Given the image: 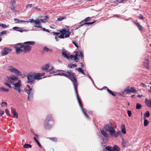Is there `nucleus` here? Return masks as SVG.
Wrapping results in <instances>:
<instances>
[{
    "instance_id": "nucleus-56",
    "label": "nucleus",
    "mask_w": 151,
    "mask_h": 151,
    "mask_svg": "<svg viewBox=\"0 0 151 151\" xmlns=\"http://www.w3.org/2000/svg\"><path fill=\"white\" fill-rule=\"evenodd\" d=\"M50 139L51 140H52L54 141H57V138L55 137L50 138Z\"/></svg>"
},
{
    "instance_id": "nucleus-44",
    "label": "nucleus",
    "mask_w": 151,
    "mask_h": 151,
    "mask_svg": "<svg viewBox=\"0 0 151 151\" xmlns=\"http://www.w3.org/2000/svg\"><path fill=\"white\" fill-rule=\"evenodd\" d=\"M106 149L108 151H112V148L110 146H106Z\"/></svg>"
},
{
    "instance_id": "nucleus-11",
    "label": "nucleus",
    "mask_w": 151,
    "mask_h": 151,
    "mask_svg": "<svg viewBox=\"0 0 151 151\" xmlns=\"http://www.w3.org/2000/svg\"><path fill=\"white\" fill-rule=\"evenodd\" d=\"M15 0H11V2L10 3V6L11 9L12 10H14V6L16 4Z\"/></svg>"
},
{
    "instance_id": "nucleus-9",
    "label": "nucleus",
    "mask_w": 151,
    "mask_h": 151,
    "mask_svg": "<svg viewBox=\"0 0 151 151\" xmlns=\"http://www.w3.org/2000/svg\"><path fill=\"white\" fill-rule=\"evenodd\" d=\"M34 74L32 72H29L27 75V83L31 84H32L34 80Z\"/></svg>"
},
{
    "instance_id": "nucleus-59",
    "label": "nucleus",
    "mask_w": 151,
    "mask_h": 151,
    "mask_svg": "<svg viewBox=\"0 0 151 151\" xmlns=\"http://www.w3.org/2000/svg\"><path fill=\"white\" fill-rule=\"evenodd\" d=\"M33 9H35L38 12L40 11L41 10L40 9L38 8L37 7H33Z\"/></svg>"
},
{
    "instance_id": "nucleus-52",
    "label": "nucleus",
    "mask_w": 151,
    "mask_h": 151,
    "mask_svg": "<svg viewBox=\"0 0 151 151\" xmlns=\"http://www.w3.org/2000/svg\"><path fill=\"white\" fill-rule=\"evenodd\" d=\"M72 43L76 47H77V48H78V45L74 41H73L72 42Z\"/></svg>"
},
{
    "instance_id": "nucleus-3",
    "label": "nucleus",
    "mask_w": 151,
    "mask_h": 151,
    "mask_svg": "<svg viewBox=\"0 0 151 151\" xmlns=\"http://www.w3.org/2000/svg\"><path fill=\"white\" fill-rule=\"evenodd\" d=\"M54 123V121L52 118V115H48L45 120L44 127L46 129H50L52 128Z\"/></svg>"
},
{
    "instance_id": "nucleus-60",
    "label": "nucleus",
    "mask_w": 151,
    "mask_h": 151,
    "mask_svg": "<svg viewBox=\"0 0 151 151\" xmlns=\"http://www.w3.org/2000/svg\"><path fill=\"white\" fill-rule=\"evenodd\" d=\"M42 30L43 31H46V32H49V33L50 32L49 31L48 29H46L44 28H42Z\"/></svg>"
},
{
    "instance_id": "nucleus-21",
    "label": "nucleus",
    "mask_w": 151,
    "mask_h": 151,
    "mask_svg": "<svg viewBox=\"0 0 151 151\" xmlns=\"http://www.w3.org/2000/svg\"><path fill=\"white\" fill-rule=\"evenodd\" d=\"M9 80L10 79H11L12 80L14 81H17L18 79V78H17L15 76L12 75L11 76L8 78Z\"/></svg>"
},
{
    "instance_id": "nucleus-45",
    "label": "nucleus",
    "mask_w": 151,
    "mask_h": 151,
    "mask_svg": "<svg viewBox=\"0 0 151 151\" xmlns=\"http://www.w3.org/2000/svg\"><path fill=\"white\" fill-rule=\"evenodd\" d=\"M34 22L36 24H40L41 23V22L39 20V19L38 20H34Z\"/></svg>"
},
{
    "instance_id": "nucleus-6",
    "label": "nucleus",
    "mask_w": 151,
    "mask_h": 151,
    "mask_svg": "<svg viewBox=\"0 0 151 151\" xmlns=\"http://www.w3.org/2000/svg\"><path fill=\"white\" fill-rule=\"evenodd\" d=\"M66 30L65 29H63L62 30H59L61 34L58 36L60 38H64V37L67 38L71 34V32L69 31V29H67Z\"/></svg>"
},
{
    "instance_id": "nucleus-37",
    "label": "nucleus",
    "mask_w": 151,
    "mask_h": 151,
    "mask_svg": "<svg viewBox=\"0 0 151 151\" xmlns=\"http://www.w3.org/2000/svg\"><path fill=\"white\" fill-rule=\"evenodd\" d=\"M107 91L109 93L111 94L113 96H114V97H116V94H115L114 93H113L111 91V90H109V89H107Z\"/></svg>"
},
{
    "instance_id": "nucleus-32",
    "label": "nucleus",
    "mask_w": 151,
    "mask_h": 151,
    "mask_svg": "<svg viewBox=\"0 0 151 151\" xmlns=\"http://www.w3.org/2000/svg\"><path fill=\"white\" fill-rule=\"evenodd\" d=\"M130 93H137V91L133 87H131L129 89Z\"/></svg>"
},
{
    "instance_id": "nucleus-61",
    "label": "nucleus",
    "mask_w": 151,
    "mask_h": 151,
    "mask_svg": "<svg viewBox=\"0 0 151 151\" xmlns=\"http://www.w3.org/2000/svg\"><path fill=\"white\" fill-rule=\"evenodd\" d=\"M27 22H34V20L33 19H29V21H27Z\"/></svg>"
},
{
    "instance_id": "nucleus-36",
    "label": "nucleus",
    "mask_w": 151,
    "mask_h": 151,
    "mask_svg": "<svg viewBox=\"0 0 151 151\" xmlns=\"http://www.w3.org/2000/svg\"><path fill=\"white\" fill-rule=\"evenodd\" d=\"M120 131H119L116 133V131H115V133H114V134H113L112 136H114L115 137H117L118 136L120 135Z\"/></svg>"
},
{
    "instance_id": "nucleus-58",
    "label": "nucleus",
    "mask_w": 151,
    "mask_h": 151,
    "mask_svg": "<svg viewBox=\"0 0 151 151\" xmlns=\"http://www.w3.org/2000/svg\"><path fill=\"white\" fill-rule=\"evenodd\" d=\"M4 84L6 86H8L10 88H12V87L11 86L10 84L8 83H4Z\"/></svg>"
},
{
    "instance_id": "nucleus-27",
    "label": "nucleus",
    "mask_w": 151,
    "mask_h": 151,
    "mask_svg": "<svg viewBox=\"0 0 151 151\" xmlns=\"http://www.w3.org/2000/svg\"><path fill=\"white\" fill-rule=\"evenodd\" d=\"M91 19V18L89 17H88L85 18L84 20H82L81 22H79V24L82 23L84 21L85 22H87L90 21Z\"/></svg>"
},
{
    "instance_id": "nucleus-35",
    "label": "nucleus",
    "mask_w": 151,
    "mask_h": 151,
    "mask_svg": "<svg viewBox=\"0 0 151 151\" xmlns=\"http://www.w3.org/2000/svg\"><path fill=\"white\" fill-rule=\"evenodd\" d=\"M34 139L35 141L37 143L38 145V146H39V147H40V148H42V146H41V144L39 143V142H38V141L37 139L35 137H34Z\"/></svg>"
},
{
    "instance_id": "nucleus-55",
    "label": "nucleus",
    "mask_w": 151,
    "mask_h": 151,
    "mask_svg": "<svg viewBox=\"0 0 151 151\" xmlns=\"http://www.w3.org/2000/svg\"><path fill=\"white\" fill-rule=\"evenodd\" d=\"M32 4H27L26 6V7L27 8H28L29 7L30 8H31L32 6Z\"/></svg>"
},
{
    "instance_id": "nucleus-12",
    "label": "nucleus",
    "mask_w": 151,
    "mask_h": 151,
    "mask_svg": "<svg viewBox=\"0 0 151 151\" xmlns=\"http://www.w3.org/2000/svg\"><path fill=\"white\" fill-rule=\"evenodd\" d=\"M78 55V53H76L75 55H71L70 56L69 58H70L71 59H73V60H75L76 62H78L77 60H78V58L77 56Z\"/></svg>"
},
{
    "instance_id": "nucleus-53",
    "label": "nucleus",
    "mask_w": 151,
    "mask_h": 151,
    "mask_svg": "<svg viewBox=\"0 0 151 151\" xmlns=\"http://www.w3.org/2000/svg\"><path fill=\"white\" fill-rule=\"evenodd\" d=\"M80 25H79L78 26V27H77V28H76L75 29V30H77V29H78L79 28H80V27L83 26V25H84V24H83V23H82Z\"/></svg>"
},
{
    "instance_id": "nucleus-8",
    "label": "nucleus",
    "mask_w": 151,
    "mask_h": 151,
    "mask_svg": "<svg viewBox=\"0 0 151 151\" xmlns=\"http://www.w3.org/2000/svg\"><path fill=\"white\" fill-rule=\"evenodd\" d=\"M8 68L9 70L11 73H14L19 76H22V72L17 68H14L12 66H9Z\"/></svg>"
},
{
    "instance_id": "nucleus-14",
    "label": "nucleus",
    "mask_w": 151,
    "mask_h": 151,
    "mask_svg": "<svg viewBox=\"0 0 151 151\" xmlns=\"http://www.w3.org/2000/svg\"><path fill=\"white\" fill-rule=\"evenodd\" d=\"M62 56L65 58L69 59L70 55L69 53H67L66 51H63L62 52Z\"/></svg>"
},
{
    "instance_id": "nucleus-19",
    "label": "nucleus",
    "mask_w": 151,
    "mask_h": 151,
    "mask_svg": "<svg viewBox=\"0 0 151 151\" xmlns=\"http://www.w3.org/2000/svg\"><path fill=\"white\" fill-rule=\"evenodd\" d=\"M35 43V42L33 41H29L24 42V44L25 45L27 44V45H34Z\"/></svg>"
},
{
    "instance_id": "nucleus-49",
    "label": "nucleus",
    "mask_w": 151,
    "mask_h": 151,
    "mask_svg": "<svg viewBox=\"0 0 151 151\" xmlns=\"http://www.w3.org/2000/svg\"><path fill=\"white\" fill-rule=\"evenodd\" d=\"M17 90L18 91V92L20 94H22V93H23L24 92V91L23 90H21L20 89H19Z\"/></svg>"
},
{
    "instance_id": "nucleus-38",
    "label": "nucleus",
    "mask_w": 151,
    "mask_h": 151,
    "mask_svg": "<svg viewBox=\"0 0 151 151\" xmlns=\"http://www.w3.org/2000/svg\"><path fill=\"white\" fill-rule=\"evenodd\" d=\"M122 93H125L126 94H128L129 93H130L129 91V89H126L124 90L123 92H122Z\"/></svg>"
},
{
    "instance_id": "nucleus-4",
    "label": "nucleus",
    "mask_w": 151,
    "mask_h": 151,
    "mask_svg": "<svg viewBox=\"0 0 151 151\" xmlns=\"http://www.w3.org/2000/svg\"><path fill=\"white\" fill-rule=\"evenodd\" d=\"M32 49V47L29 45H22L18 48H17V54H18L20 52H24L27 53L30 51Z\"/></svg>"
},
{
    "instance_id": "nucleus-16",
    "label": "nucleus",
    "mask_w": 151,
    "mask_h": 151,
    "mask_svg": "<svg viewBox=\"0 0 151 151\" xmlns=\"http://www.w3.org/2000/svg\"><path fill=\"white\" fill-rule=\"evenodd\" d=\"M144 65L147 69L149 68V59H147L145 60L144 63Z\"/></svg>"
},
{
    "instance_id": "nucleus-26",
    "label": "nucleus",
    "mask_w": 151,
    "mask_h": 151,
    "mask_svg": "<svg viewBox=\"0 0 151 151\" xmlns=\"http://www.w3.org/2000/svg\"><path fill=\"white\" fill-rule=\"evenodd\" d=\"M135 24L137 26L139 29L140 30L142 31V27L140 24L139 23V22H135Z\"/></svg>"
},
{
    "instance_id": "nucleus-13",
    "label": "nucleus",
    "mask_w": 151,
    "mask_h": 151,
    "mask_svg": "<svg viewBox=\"0 0 151 151\" xmlns=\"http://www.w3.org/2000/svg\"><path fill=\"white\" fill-rule=\"evenodd\" d=\"M12 112L13 114L12 116L13 118H15L17 119L18 118V114L17 112L16 111V109H13L12 110Z\"/></svg>"
},
{
    "instance_id": "nucleus-28",
    "label": "nucleus",
    "mask_w": 151,
    "mask_h": 151,
    "mask_svg": "<svg viewBox=\"0 0 151 151\" xmlns=\"http://www.w3.org/2000/svg\"><path fill=\"white\" fill-rule=\"evenodd\" d=\"M22 45H23V44H21V43H17V44L14 45V47L15 49L16 50V54H17V48H18V47H19Z\"/></svg>"
},
{
    "instance_id": "nucleus-51",
    "label": "nucleus",
    "mask_w": 151,
    "mask_h": 151,
    "mask_svg": "<svg viewBox=\"0 0 151 151\" xmlns=\"http://www.w3.org/2000/svg\"><path fill=\"white\" fill-rule=\"evenodd\" d=\"M6 31L4 30L1 32L0 33V35H1L3 34H6Z\"/></svg>"
},
{
    "instance_id": "nucleus-57",
    "label": "nucleus",
    "mask_w": 151,
    "mask_h": 151,
    "mask_svg": "<svg viewBox=\"0 0 151 151\" xmlns=\"http://www.w3.org/2000/svg\"><path fill=\"white\" fill-rule=\"evenodd\" d=\"M5 113H6V115H10V114H9V110L8 109H5Z\"/></svg>"
},
{
    "instance_id": "nucleus-10",
    "label": "nucleus",
    "mask_w": 151,
    "mask_h": 151,
    "mask_svg": "<svg viewBox=\"0 0 151 151\" xmlns=\"http://www.w3.org/2000/svg\"><path fill=\"white\" fill-rule=\"evenodd\" d=\"M10 82L12 84L14 85V87H13V88L15 90H17L19 89H20V87L21 86V81L20 80H19L18 82L16 83H14L12 81H10Z\"/></svg>"
},
{
    "instance_id": "nucleus-7",
    "label": "nucleus",
    "mask_w": 151,
    "mask_h": 151,
    "mask_svg": "<svg viewBox=\"0 0 151 151\" xmlns=\"http://www.w3.org/2000/svg\"><path fill=\"white\" fill-rule=\"evenodd\" d=\"M78 86V83H77L76 84L74 83L73 86L75 89L76 94L77 97V100L79 103V105L81 109H83L82 107L83 105L81 103V101L80 99L79 95L78 94V91L77 90Z\"/></svg>"
},
{
    "instance_id": "nucleus-62",
    "label": "nucleus",
    "mask_w": 151,
    "mask_h": 151,
    "mask_svg": "<svg viewBox=\"0 0 151 151\" xmlns=\"http://www.w3.org/2000/svg\"><path fill=\"white\" fill-rule=\"evenodd\" d=\"M39 26H37V25H35L34 26L36 27H37L39 28H42V25L40 24H39Z\"/></svg>"
},
{
    "instance_id": "nucleus-33",
    "label": "nucleus",
    "mask_w": 151,
    "mask_h": 151,
    "mask_svg": "<svg viewBox=\"0 0 151 151\" xmlns=\"http://www.w3.org/2000/svg\"><path fill=\"white\" fill-rule=\"evenodd\" d=\"M0 27H1L2 28H8L9 27V25H6L5 24H3L0 23Z\"/></svg>"
},
{
    "instance_id": "nucleus-46",
    "label": "nucleus",
    "mask_w": 151,
    "mask_h": 151,
    "mask_svg": "<svg viewBox=\"0 0 151 151\" xmlns=\"http://www.w3.org/2000/svg\"><path fill=\"white\" fill-rule=\"evenodd\" d=\"M1 105L2 106H5L6 107H7V103L6 102H2L1 104Z\"/></svg>"
},
{
    "instance_id": "nucleus-40",
    "label": "nucleus",
    "mask_w": 151,
    "mask_h": 151,
    "mask_svg": "<svg viewBox=\"0 0 151 151\" xmlns=\"http://www.w3.org/2000/svg\"><path fill=\"white\" fill-rule=\"evenodd\" d=\"M43 50L44 51H46V52H49L50 51V52H51L52 50L50 49L49 48H47L46 47H45L44 48Z\"/></svg>"
},
{
    "instance_id": "nucleus-23",
    "label": "nucleus",
    "mask_w": 151,
    "mask_h": 151,
    "mask_svg": "<svg viewBox=\"0 0 151 151\" xmlns=\"http://www.w3.org/2000/svg\"><path fill=\"white\" fill-rule=\"evenodd\" d=\"M14 21L15 22V23H19L20 22H27V21L23 20H21L19 19H14Z\"/></svg>"
},
{
    "instance_id": "nucleus-20",
    "label": "nucleus",
    "mask_w": 151,
    "mask_h": 151,
    "mask_svg": "<svg viewBox=\"0 0 151 151\" xmlns=\"http://www.w3.org/2000/svg\"><path fill=\"white\" fill-rule=\"evenodd\" d=\"M9 49L8 48H5L4 49L3 52L1 54L3 55H5L8 54V50Z\"/></svg>"
},
{
    "instance_id": "nucleus-42",
    "label": "nucleus",
    "mask_w": 151,
    "mask_h": 151,
    "mask_svg": "<svg viewBox=\"0 0 151 151\" xmlns=\"http://www.w3.org/2000/svg\"><path fill=\"white\" fill-rule=\"evenodd\" d=\"M150 116V113L148 111H147L145 114V116L147 117H148Z\"/></svg>"
},
{
    "instance_id": "nucleus-22",
    "label": "nucleus",
    "mask_w": 151,
    "mask_h": 151,
    "mask_svg": "<svg viewBox=\"0 0 151 151\" xmlns=\"http://www.w3.org/2000/svg\"><path fill=\"white\" fill-rule=\"evenodd\" d=\"M121 130L123 134H125L126 133V130L125 127L124 125L122 124L121 126Z\"/></svg>"
},
{
    "instance_id": "nucleus-1",
    "label": "nucleus",
    "mask_w": 151,
    "mask_h": 151,
    "mask_svg": "<svg viewBox=\"0 0 151 151\" xmlns=\"http://www.w3.org/2000/svg\"><path fill=\"white\" fill-rule=\"evenodd\" d=\"M116 127H112V124L111 123L105 124L104 128L100 129V131L101 134L106 138H107L109 136V134L106 132H109L110 135L112 136V135L115 133V130L114 128H116Z\"/></svg>"
},
{
    "instance_id": "nucleus-48",
    "label": "nucleus",
    "mask_w": 151,
    "mask_h": 151,
    "mask_svg": "<svg viewBox=\"0 0 151 151\" xmlns=\"http://www.w3.org/2000/svg\"><path fill=\"white\" fill-rule=\"evenodd\" d=\"M127 114L128 115V116L130 117L132 115V112L131 111L128 110H127Z\"/></svg>"
},
{
    "instance_id": "nucleus-29",
    "label": "nucleus",
    "mask_w": 151,
    "mask_h": 151,
    "mask_svg": "<svg viewBox=\"0 0 151 151\" xmlns=\"http://www.w3.org/2000/svg\"><path fill=\"white\" fill-rule=\"evenodd\" d=\"M0 91L4 92H8L9 90L8 89L5 88L3 87H1L0 88Z\"/></svg>"
},
{
    "instance_id": "nucleus-17",
    "label": "nucleus",
    "mask_w": 151,
    "mask_h": 151,
    "mask_svg": "<svg viewBox=\"0 0 151 151\" xmlns=\"http://www.w3.org/2000/svg\"><path fill=\"white\" fill-rule=\"evenodd\" d=\"M145 103L147 106H149L151 108V99H150L149 100L147 99H146L145 101Z\"/></svg>"
},
{
    "instance_id": "nucleus-18",
    "label": "nucleus",
    "mask_w": 151,
    "mask_h": 151,
    "mask_svg": "<svg viewBox=\"0 0 151 151\" xmlns=\"http://www.w3.org/2000/svg\"><path fill=\"white\" fill-rule=\"evenodd\" d=\"M50 66V65L49 64H46L45 65H43L41 69L42 70H47L48 68H49Z\"/></svg>"
},
{
    "instance_id": "nucleus-64",
    "label": "nucleus",
    "mask_w": 151,
    "mask_h": 151,
    "mask_svg": "<svg viewBox=\"0 0 151 151\" xmlns=\"http://www.w3.org/2000/svg\"><path fill=\"white\" fill-rule=\"evenodd\" d=\"M4 114V111H0V116H1Z\"/></svg>"
},
{
    "instance_id": "nucleus-54",
    "label": "nucleus",
    "mask_w": 151,
    "mask_h": 151,
    "mask_svg": "<svg viewBox=\"0 0 151 151\" xmlns=\"http://www.w3.org/2000/svg\"><path fill=\"white\" fill-rule=\"evenodd\" d=\"M40 21L44 23H46V22H47V21L46 19H41Z\"/></svg>"
},
{
    "instance_id": "nucleus-25",
    "label": "nucleus",
    "mask_w": 151,
    "mask_h": 151,
    "mask_svg": "<svg viewBox=\"0 0 151 151\" xmlns=\"http://www.w3.org/2000/svg\"><path fill=\"white\" fill-rule=\"evenodd\" d=\"M76 70L79 71V72H80L82 74H83L84 75H86V73H85V72L84 71V70H83L81 68H76Z\"/></svg>"
},
{
    "instance_id": "nucleus-24",
    "label": "nucleus",
    "mask_w": 151,
    "mask_h": 151,
    "mask_svg": "<svg viewBox=\"0 0 151 151\" xmlns=\"http://www.w3.org/2000/svg\"><path fill=\"white\" fill-rule=\"evenodd\" d=\"M113 150L114 151H119L120 149L117 145H115L113 147Z\"/></svg>"
},
{
    "instance_id": "nucleus-47",
    "label": "nucleus",
    "mask_w": 151,
    "mask_h": 151,
    "mask_svg": "<svg viewBox=\"0 0 151 151\" xmlns=\"http://www.w3.org/2000/svg\"><path fill=\"white\" fill-rule=\"evenodd\" d=\"M65 18V17H61L59 18H58L57 19V20L59 21H61L63 20V19Z\"/></svg>"
},
{
    "instance_id": "nucleus-43",
    "label": "nucleus",
    "mask_w": 151,
    "mask_h": 151,
    "mask_svg": "<svg viewBox=\"0 0 151 151\" xmlns=\"http://www.w3.org/2000/svg\"><path fill=\"white\" fill-rule=\"evenodd\" d=\"M122 145L123 147H125L126 146V142L124 141L123 139H122Z\"/></svg>"
},
{
    "instance_id": "nucleus-5",
    "label": "nucleus",
    "mask_w": 151,
    "mask_h": 151,
    "mask_svg": "<svg viewBox=\"0 0 151 151\" xmlns=\"http://www.w3.org/2000/svg\"><path fill=\"white\" fill-rule=\"evenodd\" d=\"M26 91L28 95L27 99L29 101H32L33 99V94L34 90L32 88V87L28 86L27 87Z\"/></svg>"
},
{
    "instance_id": "nucleus-34",
    "label": "nucleus",
    "mask_w": 151,
    "mask_h": 151,
    "mask_svg": "<svg viewBox=\"0 0 151 151\" xmlns=\"http://www.w3.org/2000/svg\"><path fill=\"white\" fill-rule=\"evenodd\" d=\"M32 145L28 144H25L23 145V147L26 148H31Z\"/></svg>"
},
{
    "instance_id": "nucleus-31",
    "label": "nucleus",
    "mask_w": 151,
    "mask_h": 151,
    "mask_svg": "<svg viewBox=\"0 0 151 151\" xmlns=\"http://www.w3.org/2000/svg\"><path fill=\"white\" fill-rule=\"evenodd\" d=\"M77 66V65L76 64H69L68 65V67L69 68H72L73 67H76Z\"/></svg>"
},
{
    "instance_id": "nucleus-39",
    "label": "nucleus",
    "mask_w": 151,
    "mask_h": 151,
    "mask_svg": "<svg viewBox=\"0 0 151 151\" xmlns=\"http://www.w3.org/2000/svg\"><path fill=\"white\" fill-rule=\"evenodd\" d=\"M95 22V21H94L93 22H84L83 23L84 25H89L93 24Z\"/></svg>"
},
{
    "instance_id": "nucleus-15",
    "label": "nucleus",
    "mask_w": 151,
    "mask_h": 151,
    "mask_svg": "<svg viewBox=\"0 0 151 151\" xmlns=\"http://www.w3.org/2000/svg\"><path fill=\"white\" fill-rule=\"evenodd\" d=\"M34 79L40 80L42 79V78L41 77L40 75V73H34Z\"/></svg>"
},
{
    "instance_id": "nucleus-63",
    "label": "nucleus",
    "mask_w": 151,
    "mask_h": 151,
    "mask_svg": "<svg viewBox=\"0 0 151 151\" xmlns=\"http://www.w3.org/2000/svg\"><path fill=\"white\" fill-rule=\"evenodd\" d=\"M79 56H81L82 58H83V55L81 52H80Z\"/></svg>"
},
{
    "instance_id": "nucleus-30",
    "label": "nucleus",
    "mask_w": 151,
    "mask_h": 151,
    "mask_svg": "<svg viewBox=\"0 0 151 151\" xmlns=\"http://www.w3.org/2000/svg\"><path fill=\"white\" fill-rule=\"evenodd\" d=\"M149 123V121L146 119L145 118V117L144 119V125L145 127H146L148 124Z\"/></svg>"
},
{
    "instance_id": "nucleus-50",
    "label": "nucleus",
    "mask_w": 151,
    "mask_h": 151,
    "mask_svg": "<svg viewBox=\"0 0 151 151\" xmlns=\"http://www.w3.org/2000/svg\"><path fill=\"white\" fill-rule=\"evenodd\" d=\"M12 29L14 30H15L17 31H18V30H19V27H14L12 28Z\"/></svg>"
},
{
    "instance_id": "nucleus-2",
    "label": "nucleus",
    "mask_w": 151,
    "mask_h": 151,
    "mask_svg": "<svg viewBox=\"0 0 151 151\" xmlns=\"http://www.w3.org/2000/svg\"><path fill=\"white\" fill-rule=\"evenodd\" d=\"M64 72L65 73H63L62 72H60V73L54 74V76H64L68 78L71 81L73 86L74 83L76 84L78 83L77 80L75 76V73L72 72L71 70L65 71V72Z\"/></svg>"
},
{
    "instance_id": "nucleus-41",
    "label": "nucleus",
    "mask_w": 151,
    "mask_h": 151,
    "mask_svg": "<svg viewBox=\"0 0 151 151\" xmlns=\"http://www.w3.org/2000/svg\"><path fill=\"white\" fill-rule=\"evenodd\" d=\"M142 107L141 105L137 103L136 105V108L137 109H140Z\"/></svg>"
}]
</instances>
